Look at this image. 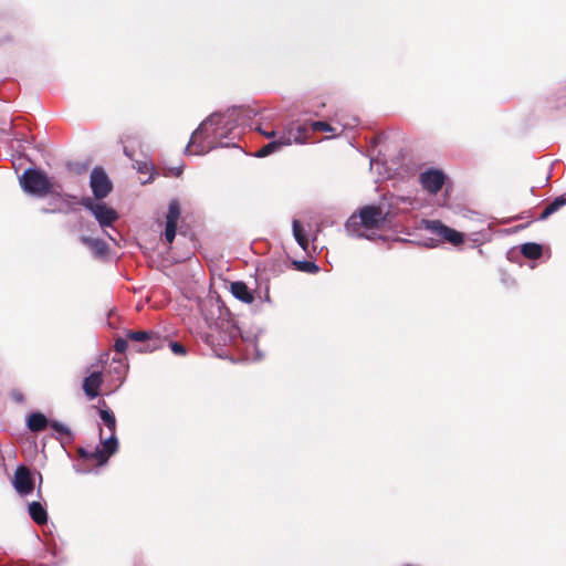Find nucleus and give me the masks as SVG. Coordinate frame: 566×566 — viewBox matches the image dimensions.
<instances>
[{
    "mask_svg": "<svg viewBox=\"0 0 566 566\" xmlns=\"http://www.w3.org/2000/svg\"><path fill=\"white\" fill-rule=\"evenodd\" d=\"M387 214L379 206H364L348 218L345 224L346 231L359 238L365 237L364 230H380L387 220Z\"/></svg>",
    "mask_w": 566,
    "mask_h": 566,
    "instance_id": "f257e3e1",
    "label": "nucleus"
},
{
    "mask_svg": "<svg viewBox=\"0 0 566 566\" xmlns=\"http://www.w3.org/2000/svg\"><path fill=\"white\" fill-rule=\"evenodd\" d=\"M23 191L28 195L43 198L55 192V184L49 176L36 168H28L19 177Z\"/></svg>",
    "mask_w": 566,
    "mask_h": 566,
    "instance_id": "f03ea898",
    "label": "nucleus"
},
{
    "mask_svg": "<svg viewBox=\"0 0 566 566\" xmlns=\"http://www.w3.org/2000/svg\"><path fill=\"white\" fill-rule=\"evenodd\" d=\"M239 334V328L231 321L221 318L210 326L206 342L218 356H222L223 347L234 343Z\"/></svg>",
    "mask_w": 566,
    "mask_h": 566,
    "instance_id": "7ed1b4c3",
    "label": "nucleus"
},
{
    "mask_svg": "<svg viewBox=\"0 0 566 566\" xmlns=\"http://www.w3.org/2000/svg\"><path fill=\"white\" fill-rule=\"evenodd\" d=\"M80 203L90 210L102 228L111 227L117 219L118 213L105 203H96L91 197H83Z\"/></svg>",
    "mask_w": 566,
    "mask_h": 566,
    "instance_id": "20e7f679",
    "label": "nucleus"
},
{
    "mask_svg": "<svg viewBox=\"0 0 566 566\" xmlns=\"http://www.w3.org/2000/svg\"><path fill=\"white\" fill-rule=\"evenodd\" d=\"M424 229L449 242L454 247H459L464 242V234L442 223L440 220H424Z\"/></svg>",
    "mask_w": 566,
    "mask_h": 566,
    "instance_id": "39448f33",
    "label": "nucleus"
},
{
    "mask_svg": "<svg viewBox=\"0 0 566 566\" xmlns=\"http://www.w3.org/2000/svg\"><path fill=\"white\" fill-rule=\"evenodd\" d=\"M90 186L96 200H102L108 196L113 189V185L101 167H95L91 172Z\"/></svg>",
    "mask_w": 566,
    "mask_h": 566,
    "instance_id": "423d86ee",
    "label": "nucleus"
},
{
    "mask_svg": "<svg viewBox=\"0 0 566 566\" xmlns=\"http://www.w3.org/2000/svg\"><path fill=\"white\" fill-rule=\"evenodd\" d=\"M280 136L285 146H290L292 144H304L310 137L308 124L293 123L280 132Z\"/></svg>",
    "mask_w": 566,
    "mask_h": 566,
    "instance_id": "0eeeda50",
    "label": "nucleus"
},
{
    "mask_svg": "<svg viewBox=\"0 0 566 566\" xmlns=\"http://www.w3.org/2000/svg\"><path fill=\"white\" fill-rule=\"evenodd\" d=\"M422 188L431 195L438 193L446 181V176L441 170L429 169L419 177Z\"/></svg>",
    "mask_w": 566,
    "mask_h": 566,
    "instance_id": "6e6552de",
    "label": "nucleus"
},
{
    "mask_svg": "<svg viewBox=\"0 0 566 566\" xmlns=\"http://www.w3.org/2000/svg\"><path fill=\"white\" fill-rule=\"evenodd\" d=\"M12 484L20 495H28L34 489L31 471L25 465H19L14 472Z\"/></svg>",
    "mask_w": 566,
    "mask_h": 566,
    "instance_id": "1a4fd4ad",
    "label": "nucleus"
},
{
    "mask_svg": "<svg viewBox=\"0 0 566 566\" xmlns=\"http://www.w3.org/2000/svg\"><path fill=\"white\" fill-rule=\"evenodd\" d=\"M181 214L178 200H171L168 206L166 216L165 239L168 243H172L176 237L177 223Z\"/></svg>",
    "mask_w": 566,
    "mask_h": 566,
    "instance_id": "9d476101",
    "label": "nucleus"
},
{
    "mask_svg": "<svg viewBox=\"0 0 566 566\" xmlns=\"http://www.w3.org/2000/svg\"><path fill=\"white\" fill-rule=\"evenodd\" d=\"M207 129V123L200 124V126L192 133L189 144L186 147V151L190 155H202L207 151V147L203 144V132Z\"/></svg>",
    "mask_w": 566,
    "mask_h": 566,
    "instance_id": "9b49d317",
    "label": "nucleus"
},
{
    "mask_svg": "<svg viewBox=\"0 0 566 566\" xmlns=\"http://www.w3.org/2000/svg\"><path fill=\"white\" fill-rule=\"evenodd\" d=\"M103 384V375L101 371H94L83 381V390L88 399H94L99 395V388Z\"/></svg>",
    "mask_w": 566,
    "mask_h": 566,
    "instance_id": "f8f14e48",
    "label": "nucleus"
},
{
    "mask_svg": "<svg viewBox=\"0 0 566 566\" xmlns=\"http://www.w3.org/2000/svg\"><path fill=\"white\" fill-rule=\"evenodd\" d=\"M230 291L235 298L242 301L243 303L252 304L254 302L253 293L242 281L232 282L230 285Z\"/></svg>",
    "mask_w": 566,
    "mask_h": 566,
    "instance_id": "ddd939ff",
    "label": "nucleus"
},
{
    "mask_svg": "<svg viewBox=\"0 0 566 566\" xmlns=\"http://www.w3.org/2000/svg\"><path fill=\"white\" fill-rule=\"evenodd\" d=\"M29 515L38 525H44L48 522V512L40 502L29 504Z\"/></svg>",
    "mask_w": 566,
    "mask_h": 566,
    "instance_id": "4468645a",
    "label": "nucleus"
},
{
    "mask_svg": "<svg viewBox=\"0 0 566 566\" xmlns=\"http://www.w3.org/2000/svg\"><path fill=\"white\" fill-rule=\"evenodd\" d=\"M81 241L88 247L96 256H104L108 251L107 243L102 239L82 237Z\"/></svg>",
    "mask_w": 566,
    "mask_h": 566,
    "instance_id": "2eb2a0df",
    "label": "nucleus"
},
{
    "mask_svg": "<svg viewBox=\"0 0 566 566\" xmlns=\"http://www.w3.org/2000/svg\"><path fill=\"white\" fill-rule=\"evenodd\" d=\"M77 453L84 460L95 461V463L97 465H104L108 461L107 455L103 452L102 449H98V448H96L94 451H91V452L85 450L84 448H78Z\"/></svg>",
    "mask_w": 566,
    "mask_h": 566,
    "instance_id": "dca6fc26",
    "label": "nucleus"
},
{
    "mask_svg": "<svg viewBox=\"0 0 566 566\" xmlns=\"http://www.w3.org/2000/svg\"><path fill=\"white\" fill-rule=\"evenodd\" d=\"M167 338L161 337L158 333L151 332L147 342L140 346V352H154L166 345Z\"/></svg>",
    "mask_w": 566,
    "mask_h": 566,
    "instance_id": "f3484780",
    "label": "nucleus"
},
{
    "mask_svg": "<svg viewBox=\"0 0 566 566\" xmlns=\"http://www.w3.org/2000/svg\"><path fill=\"white\" fill-rule=\"evenodd\" d=\"M49 426V420L41 412H33L28 418V428L33 432H40Z\"/></svg>",
    "mask_w": 566,
    "mask_h": 566,
    "instance_id": "a211bd4d",
    "label": "nucleus"
},
{
    "mask_svg": "<svg viewBox=\"0 0 566 566\" xmlns=\"http://www.w3.org/2000/svg\"><path fill=\"white\" fill-rule=\"evenodd\" d=\"M285 146L284 142L282 140L281 136L279 135L277 138L273 139L272 142L268 143L263 147H261L256 153L255 156L259 158L266 157L273 153H276L281 150Z\"/></svg>",
    "mask_w": 566,
    "mask_h": 566,
    "instance_id": "6ab92c4d",
    "label": "nucleus"
},
{
    "mask_svg": "<svg viewBox=\"0 0 566 566\" xmlns=\"http://www.w3.org/2000/svg\"><path fill=\"white\" fill-rule=\"evenodd\" d=\"M566 205V195L555 198L539 214V220H545Z\"/></svg>",
    "mask_w": 566,
    "mask_h": 566,
    "instance_id": "aec40b11",
    "label": "nucleus"
},
{
    "mask_svg": "<svg viewBox=\"0 0 566 566\" xmlns=\"http://www.w3.org/2000/svg\"><path fill=\"white\" fill-rule=\"evenodd\" d=\"M521 253L527 259L537 260L543 254V248L538 243L528 242L521 247Z\"/></svg>",
    "mask_w": 566,
    "mask_h": 566,
    "instance_id": "412c9836",
    "label": "nucleus"
},
{
    "mask_svg": "<svg viewBox=\"0 0 566 566\" xmlns=\"http://www.w3.org/2000/svg\"><path fill=\"white\" fill-rule=\"evenodd\" d=\"M293 235L296 240V242L300 244V247L303 250H307L308 247V240L304 233L303 227L298 220L293 221Z\"/></svg>",
    "mask_w": 566,
    "mask_h": 566,
    "instance_id": "4be33fe9",
    "label": "nucleus"
},
{
    "mask_svg": "<svg viewBox=\"0 0 566 566\" xmlns=\"http://www.w3.org/2000/svg\"><path fill=\"white\" fill-rule=\"evenodd\" d=\"M99 417L104 424L107 427V429L115 433L116 431V418L114 412L108 408H102L99 409Z\"/></svg>",
    "mask_w": 566,
    "mask_h": 566,
    "instance_id": "5701e85b",
    "label": "nucleus"
},
{
    "mask_svg": "<svg viewBox=\"0 0 566 566\" xmlns=\"http://www.w3.org/2000/svg\"><path fill=\"white\" fill-rule=\"evenodd\" d=\"M102 444H103L102 450L107 455L108 459L111 455H113L114 453L117 452L118 440H117L115 433L111 432L109 438H107L105 440L102 439Z\"/></svg>",
    "mask_w": 566,
    "mask_h": 566,
    "instance_id": "b1692460",
    "label": "nucleus"
},
{
    "mask_svg": "<svg viewBox=\"0 0 566 566\" xmlns=\"http://www.w3.org/2000/svg\"><path fill=\"white\" fill-rule=\"evenodd\" d=\"M308 127H310V134L315 133V132H328V133L335 132L334 127H332L327 122H322V120L311 122V123H308Z\"/></svg>",
    "mask_w": 566,
    "mask_h": 566,
    "instance_id": "393cba45",
    "label": "nucleus"
},
{
    "mask_svg": "<svg viewBox=\"0 0 566 566\" xmlns=\"http://www.w3.org/2000/svg\"><path fill=\"white\" fill-rule=\"evenodd\" d=\"M150 333L151 332H146V331H136V332L128 331L126 334V337L129 340L138 342V343H142V345H144L145 342H147V339L149 338Z\"/></svg>",
    "mask_w": 566,
    "mask_h": 566,
    "instance_id": "a878e982",
    "label": "nucleus"
},
{
    "mask_svg": "<svg viewBox=\"0 0 566 566\" xmlns=\"http://www.w3.org/2000/svg\"><path fill=\"white\" fill-rule=\"evenodd\" d=\"M294 265L298 271L315 273L318 271V266L311 261H294Z\"/></svg>",
    "mask_w": 566,
    "mask_h": 566,
    "instance_id": "bb28decb",
    "label": "nucleus"
},
{
    "mask_svg": "<svg viewBox=\"0 0 566 566\" xmlns=\"http://www.w3.org/2000/svg\"><path fill=\"white\" fill-rule=\"evenodd\" d=\"M50 427L53 428L56 432L61 433V434H64V436H67V437H71L72 436V432L71 430L64 426L63 423H60L57 421H51L49 422Z\"/></svg>",
    "mask_w": 566,
    "mask_h": 566,
    "instance_id": "cd10ccee",
    "label": "nucleus"
},
{
    "mask_svg": "<svg viewBox=\"0 0 566 566\" xmlns=\"http://www.w3.org/2000/svg\"><path fill=\"white\" fill-rule=\"evenodd\" d=\"M166 344L170 347L171 352L175 354V355H185L186 354V348L182 344L178 343V342H172V340H168L166 342Z\"/></svg>",
    "mask_w": 566,
    "mask_h": 566,
    "instance_id": "c85d7f7f",
    "label": "nucleus"
},
{
    "mask_svg": "<svg viewBox=\"0 0 566 566\" xmlns=\"http://www.w3.org/2000/svg\"><path fill=\"white\" fill-rule=\"evenodd\" d=\"M128 347L127 338H117L114 348L117 353H124Z\"/></svg>",
    "mask_w": 566,
    "mask_h": 566,
    "instance_id": "c756f323",
    "label": "nucleus"
},
{
    "mask_svg": "<svg viewBox=\"0 0 566 566\" xmlns=\"http://www.w3.org/2000/svg\"><path fill=\"white\" fill-rule=\"evenodd\" d=\"M256 130L262 134L264 137L266 138H272V139H275L279 137L280 135V132H276L274 129H271V130H266V129H263L261 126H258L256 127Z\"/></svg>",
    "mask_w": 566,
    "mask_h": 566,
    "instance_id": "7c9ffc66",
    "label": "nucleus"
},
{
    "mask_svg": "<svg viewBox=\"0 0 566 566\" xmlns=\"http://www.w3.org/2000/svg\"><path fill=\"white\" fill-rule=\"evenodd\" d=\"M123 150H124V154H125L129 159H132V160L134 159V153H133V151H130V150L128 149V147L124 146V149H123Z\"/></svg>",
    "mask_w": 566,
    "mask_h": 566,
    "instance_id": "2f4dec72",
    "label": "nucleus"
},
{
    "mask_svg": "<svg viewBox=\"0 0 566 566\" xmlns=\"http://www.w3.org/2000/svg\"><path fill=\"white\" fill-rule=\"evenodd\" d=\"M8 41H11V38L4 36V38H1V39H0V43H1V44H2V43H6V42H8Z\"/></svg>",
    "mask_w": 566,
    "mask_h": 566,
    "instance_id": "473e14b6",
    "label": "nucleus"
},
{
    "mask_svg": "<svg viewBox=\"0 0 566 566\" xmlns=\"http://www.w3.org/2000/svg\"><path fill=\"white\" fill-rule=\"evenodd\" d=\"M146 167V164L144 163L143 166L138 163L137 169L139 171H144V168Z\"/></svg>",
    "mask_w": 566,
    "mask_h": 566,
    "instance_id": "72a5a7b5",
    "label": "nucleus"
}]
</instances>
